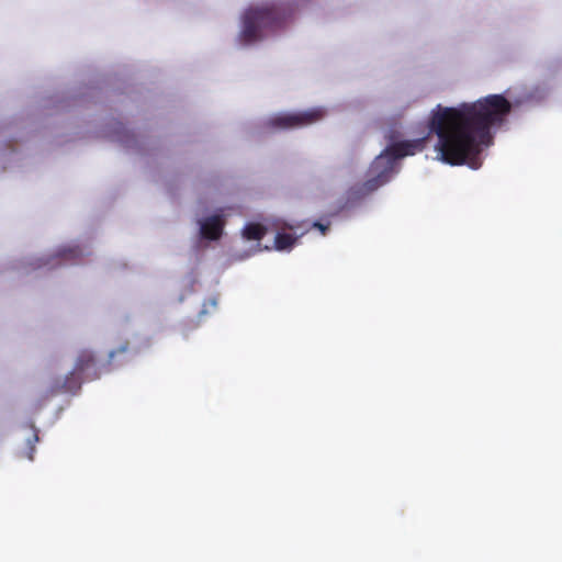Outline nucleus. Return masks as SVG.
Returning a JSON list of instances; mask_svg holds the SVG:
<instances>
[{
  "mask_svg": "<svg viewBox=\"0 0 562 562\" xmlns=\"http://www.w3.org/2000/svg\"><path fill=\"white\" fill-rule=\"evenodd\" d=\"M267 233V228L259 223H248L243 229V236L248 240H260Z\"/></svg>",
  "mask_w": 562,
  "mask_h": 562,
  "instance_id": "0eeeda50",
  "label": "nucleus"
},
{
  "mask_svg": "<svg viewBox=\"0 0 562 562\" xmlns=\"http://www.w3.org/2000/svg\"><path fill=\"white\" fill-rule=\"evenodd\" d=\"M296 240L297 237L292 234L278 233L274 238V248L280 251L291 249Z\"/></svg>",
  "mask_w": 562,
  "mask_h": 562,
  "instance_id": "6e6552de",
  "label": "nucleus"
},
{
  "mask_svg": "<svg viewBox=\"0 0 562 562\" xmlns=\"http://www.w3.org/2000/svg\"><path fill=\"white\" fill-rule=\"evenodd\" d=\"M427 140L428 137L426 136L390 145L373 160L369 170L372 177L364 182V189L372 192L389 182L396 172V160L422 151L426 147Z\"/></svg>",
  "mask_w": 562,
  "mask_h": 562,
  "instance_id": "7ed1b4c3",
  "label": "nucleus"
},
{
  "mask_svg": "<svg viewBox=\"0 0 562 562\" xmlns=\"http://www.w3.org/2000/svg\"><path fill=\"white\" fill-rule=\"evenodd\" d=\"M37 441H38V435L36 431H34L32 435V438L27 439V445H29L27 458H29V460H33V458H34L35 443Z\"/></svg>",
  "mask_w": 562,
  "mask_h": 562,
  "instance_id": "1a4fd4ad",
  "label": "nucleus"
},
{
  "mask_svg": "<svg viewBox=\"0 0 562 562\" xmlns=\"http://www.w3.org/2000/svg\"><path fill=\"white\" fill-rule=\"evenodd\" d=\"M77 249H65L60 252L63 258H74L77 256Z\"/></svg>",
  "mask_w": 562,
  "mask_h": 562,
  "instance_id": "9d476101",
  "label": "nucleus"
},
{
  "mask_svg": "<svg viewBox=\"0 0 562 562\" xmlns=\"http://www.w3.org/2000/svg\"><path fill=\"white\" fill-rule=\"evenodd\" d=\"M512 110L502 94H490L472 103L443 108L438 105L429 120V132L438 137V158L451 166H481L482 146L492 142L491 128L502 125Z\"/></svg>",
  "mask_w": 562,
  "mask_h": 562,
  "instance_id": "f257e3e1",
  "label": "nucleus"
},
{
  "mask_svg": "<svg viewBox=\"0 0 562 562\" xmlns=\"http://www.w3.org/2000/svg\"><path fill=\"white\" fill-rule=\"evenodd\" d=\"M314 226L317 227L322 232V234H325L326 231L328 229V226L323 225L322 223L318 222L314 223Z\"/></svg>",
  "mask_w": 562,
  "mask_h": 562,
  "instance_id": "f8f14e48",
  "label": "nucleus"
},
{
  "mask_svg": "<svg viewBox=\"0 0 562 562\" xmlns=\"http://www.w3.org/2000/svg\"><path fill=\"white\" fill-rule=\"evenodd\" d=\"M127 348H128V345H127V344H125L124 346L120 347L117 350H115V351H111V352H110V355H109L110 359H113V358H114V356H115L117 352H125V351L127 350Z\"/></svg>",
  "mask_w": 562,
  "mask_h": 562,
  "instance_id": "9b49d317",
  "label": "nucleus"
},
{
  "mask_svg": "<svg viewBox=\"0 0 562 562\" xmlns=\"http://www.w3.org/2000/svg\"><path fill=\"white\" fill-rule=\"evenodd\" d=\"M222 215H212L200 222L201 236L209 240H216L222 236L224 228Z\"/></svg>",
  "mask_w": 562,
  "mask_h": 562,
  "instance_id": "39448f33",
  "label": "nucleus"
},
{
  "mask_svg": "<svg viewBox=\"0 0 562 562\" xmlns=\"http://www.w3.org/2000/svg\"><path fill=\"white\" fill-rule=\"evenodd\" d=\"M326 111L322 108H315L307 111L295 113H283L276 115L270 120V125L277 128H297L313 124L325 116Z\"/></svg>",
  "mask_w": 562,
  "mask_h": 562,
  "instance_id": "20e7f679",
  "label": "nucleus"
},
{
  "mask_svg": "<svg viewBox=\"0 0 562 562\" xmlns=\"http://www.w3.org/2000/svg\"><path fill=\"white\" fill-rule=\"evenodd\" d=\"M95 364V358L92 351L90 350H82L79 352L74 371L71 372V375H80L88 371L89 369L93 368Z\"/></svg>",
  "mask_w": 562,
  "mask_h": 562,
  "instance_id": "423d86ee",
  "label": "nucleus"
},
{
  "mask_svg": "<svg viewBox=\"0 0 562 562\" xmlns=\"http://www.w3.org/2000/svg\"><path fill=\"white\" fill-rule=\"evenodd\" d=\"M291 16V7L281 2L250 7L243 15L240 41L245 44L257 42L265 33L281 29Z\"/></svg>",
  "mask_w": 562,
  "mask_h": 562,
  "instance_id": "f03ea898",
  "label": "nucleus"
}]
</instances>
